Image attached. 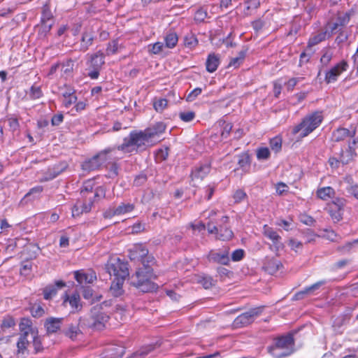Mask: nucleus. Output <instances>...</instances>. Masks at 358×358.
<instances>
[{
	"instance_id": "38",
	"label": "nucleus",
	"mask_w": 358,
	"mask_h": 358,
	"mask_svg": "<svg viewBox=\"0 0 358 358\" xmlns=\"http://www.w3.org/2000/svg\"><path fill=\"white\" fill-rule=\"evenodd\" d=\"M245 57V51L242 50L238 52V55L235 57L231 58L229 66H232L234 68H237L240 66V64L243 61Z\"/></svg>"
},
{
	"instance_id": "49",
	"label": "nucleus",
	"mask_w": 358,
	"mask_h": 358,
	"mask_svg": "<svg viewBox=\"0 0 358 358\" xmlns=\"http://www.w3.org/2000/svg\"><path fill=\"white\" fill-rule=\"evenodd\" d=\"M15 324L14 319L10 316H6L4 317L3 322L1 323V334L4 331V328H10L14 327Z\"/></svg>"
},
{
	"instance_id": "14",
	"label": "nucleus",
	"mask_w": 358,
	"mask_h": 358,
	"mask_svg": "<svg viewBox=\"0 0 358 358\" xmlns=\"http://www.w3.org/2000/svg\"><path fill=\"white\" fill-rule=\"evenodd\" d=\"M19 327L20 335L29 336L32 338H34L33 336H37L38 329L30 319H22Z\"/></svg>"
},
{
	"instance_id": "31",
	"label": "nucleus",
	"mask_w": 358,
	"mask_h": 358,
	"mask_svg": "<svg viewBox=\"0 0 358 358\" xmlns=\"http://www.w3.org/2000/svg\"><path fill=\"white\" fill-rule=\"evenodd\" d=\"M234 234L232 231L227 227L219 226V232L216 238L221 241H229L232 238Z\"/></svg>"
},
{
	"instance_id": "57",
	"label": "nucleus",
	"mask_w": 358,
	"mask_h": 358,
	"mask_svg": "<svg viewBox=\"0 0 358 358\" xmlns=\"http://www.w3.org/2000/svg\"><path fill=\"white\" fill-rule=\"evenodd\" d=\"M118 50V43L117 41H113L111 43H109L107 49L106 54L108 55L115 54Z\"/></svg>"
},
{
	"instance_id": "35",
	"label": "nucleus",
	"mask_w": 358,
	"mask_h": 358,
	"mask_svg": "<svg viewBox=\"0 0 358 358\" xmlns=\"http://www.w3.org/2000/svg\"><path fill=\"white\" fill-rule=\"evenodd\" d=\"M156 347V344L143 346L134 354L133 358H143L147 355H148V353L152 352Z\"/></svg>"
},
{
	"instance_id": "5",
	"label": "nucleus",
	"mask_w": 358,
	"mask_h": 358,
	"mask_svg": "<svg viewBox=\"0 0 358 358\" xmlns=\"http://www.w3.org/2000/svg\"><path fill=\"white\" fill-rule=\"evenodd\" d=\"M106 270L114 278L126 279L129 276L127 263L117 257H111L106 264Z\"/></svg>"
},
{
	"instance_id": "54",
	"label": "nucleus",
	"mask_w": 358,
	"mask_h": 358,
	"mask_svg": "<svg viewBox=\"0 0 358 358\" xmlns=\"http://www.w3.org/2000/svg\"><path fill=\"white\" fill-rule=\"evenodd\" d=\"M300 221L308 225V226H313L314 225L315 220L311 216L307 215V214H301L299 217Z\"/></svg>"
},
{
	"instance_id": "48",
	"label": "nucleus",
	"mask_w": 358,
	"mask_h": 358,
	"mask_svg": "<svg viewBox=\"0 0 358 358\" xmlns=\"http://www.w3.org/2000/svg\"><path fill=\"white\" fill-rule=\"evenodd\" d=\"M168 101L165 99H159L154 102V108L157 112H162L167 106Z\"/></svg>"
},
{
	"instance_id": "41",
	"label": "nucleus",
	"mask_w": 358,
	"mask_h": 358,
	"mask_svg": "<svg viewBox=\"0 0 358 358\" xmlns=\"http://www.w3.org/2000/svg\"><path fill=\"white\" fill-rule=\"evenodd\" d=\"M260 2L259 0H249L245 3L244 13L245 15H250L252 11L259 7Z\"/></svg>"
},
{
	"instance_id": "61",
	"label": "nucleus",
	"mask_w": 358,
	"mask_h": 358,
	"mask_svg": "<svg viewBox=\"0 0 358 358\" xmlns=\"http://www.w3.org/2000/svg\"><path fill=\"white\" fill-rule=\"evenodd\" d=\"M42 92L40 87L32 86L30 91V96L33 99H38L41 96Z\"/></svg>"
},
{
	"instance_id": "56",
	"label": "nucleus",
	"mask_w": 358,
	"mask_h": 358,
	"mask_svg": "<svg viewBox=\"0 0 358 358\" xmlns=\"http://www.w3.org/2000/svg\"><path fill=\"white\" fill-rule=\"evenodd\" d=\"M202 92L201 88L197 87L193 90L186 98L187 101H193Z\"/></svg>"
},
{
	"instance_id": "62",
	"label": "nucleus",
	"mask_w": 358,
	"mask_h": 358,
	"mask_svg": "<svg viewBox=\"0 0 358 358\" xmlns=\"http://www.w3.org/2000/svg\"><path fill=\"white\" fill-rule=\"evenodd\" d=\"M339 27H341L340 24L336 21L335 22H329L327 25V34H329V36L332 34Z\"/></svg>"
},
{
	"instance_id": "25",
	"label": "nucleus",
	"mask_w": 358,
	"mask_h": 358,
	"mask_svg": "<svg viewBox=\"0 0 358 358\" xmlns=\"http://www.w3.org/2000/svg\"><path fill=\"white\" fill-rule=\"evenodd\" d=\"M62 322V318L50 317L46 320L45 326L48 333H55L60 329Z\"/></svg>"
},
{
	"instance_id": "47",
	"label": "nucleus",
	"mask_w": 358,
	"mask_h": 358,
	"mask_svg": "<svg viewBox=\"0 0 358 358\" xmlns=\"http://www.w3.org/2000/svg\"><path fill=\"white\" fill-rule=\"evenodd\" d=\"M333 57V52L329 50L324 51L323 55L321 57L320 62L323 66H327L331 62Z\"/></svg>"
},
{
	"instance_id": "2",
	"label": "nucleus",
	"mask_w": 358,
	"mask_h": 358,
	"mask_svg": "<svg viewBox=\"0 0 358 358\" xmlns=\"http://www.w3.org/2000/svg\"><path fill=\"white\" fill-rule=\"evenodd\" d=\"M152 270L144 265L139 268L131 276V284L143 292H152L157 289V285L151 281Z\"/></svg>"
},
{
	"instance_id": "26",
	"label": "nucleus",
	"mask_w": 358,
	"mask_h": 358,
	"mask_svg": "<svg viewBox=\"0 0 358 358\" xmlns=\"http://www.w3.org/2000/svg\"><path fill=\"white\" fill-rule=\"evenodd\" d=\"M324 284V281H319L310 287L305 288L303 290L296 293L294 296V299L296 300H299L303 299L305 294H310L313 293L315 290L318 289L322 285Z\"/></svg>"
},
{
	"instance_id": "8",
	"label": "nucleus",
	"mask_w": 358,
	"mask_h": 358,
	"mask_svg": "<svg viewBox=\"0 0 358 358\" xmlns=\"http://www.w3.org/2000/svg\"><path fill=\"white\" fill-rule=\"evenodd\" d=\"M104 64V55L101 51L90 55L89 62V73L88 75L92 79H96L99 75V71Z\"/></svg>"
},
{
	"instance_id": "46",
	"label": "nucleus",
	"mask_w": 358,
	"mask_h": 358,
	"mask_svg": "<svg viewBox=\"0 0 358 358\" xmlns=\"http://www.w3.org/2000/svg\"><path fill=\"white\" fill-rule=\"evenodd\" d=\"M184 43L186 47L192 48L197 45L198 41L193 34H188L185 37Z\"/></svg>"
},
{
	"instance_id": "64",
	"label": "nucleus",
	"mask_w": 358,
	"mask_h": 358,
	"mask_svg": "<svg viewBox=\"0 0 358 358\" xmlns=\"http://www.w3.org/2000/svg\"><path fill=\"white\" fill-rule=\"evenodd\" d=\"M207 17V13L206 11L200 9L196 11L194 15L195 20L198 22H203L206 17Z\"/></svg>"
},
{
	"instance_id": "40",
	"label": "nucleus",
	"mask_w": 358,
	"mask_h": 358,
	"mask_svg": "<svg viewBox=\"0 0 358 358\" xmlns=\"http://www.w3.org/2000/svg\"><path fill=\"white\" fill-rule=\"evenodd\" d=\"M21 338H26L25 340L26 341H28L29 343H32V344H34V352H38L41 350V341H40V338L38 337V334H37V336H33L34 338H31L29 337V336H24V335H20Z\"/></svg>"
},
{
	"instance_id": "13",
	"label": "nucleus",
	"mask_w": 358,
	"mask_h": 358,
	"mask_svg": "<svg viewBox=\"0 0 358 358\" xmlns=\"http://www.w3.org/2000/svg\"><path fill=\"white\" fill-rule=\"evenodd\" d=\"M263 234L269 238L275 248V251H279L284 248V244L281 241V237L273 228L265 224L263 227Z\"/></svg>"
},
{
	"instance_id": "43",
	"label": "nucleus",
	"mask_w": 358,
	"mask_h": 358,
	"mask_svg": "<svg viewBox=\"0 0 358 358\" xmlns=\"http://www.w3.org/2000/svg\"><path fill=\"white\" fill-rule=\"evenodd\" d=\"M270 147L271 150L275 152H278L282 148V139L279 136H275L271 139Z\"/></svg>"
},
{
	"instance_id": "44",
	"label": "nucleus",
	"mask_w": 358,
	"mask_h": 358,
	"mask_svg": "<svg viewBox=\"0 0 358 358\" xmlns=\"http://www.w3.org/2000/svg\"><path fill=\"white\" fill-rule=\"evenodd\" d=\"M164 45L162 42H157L152 45H148V51L152 54H159L161 53L164 48Z\"/></svg>"
},
{
	"instance_id": "55",
	"label": "nucleus",
	"mask_w": 358,
	"mask_h": 358,
	"mask_svg": "<svg viewBox=\"0 0 358 358\" xmlns=\"http://www.w3.org/2000/svg\"><path fill=\"white\" fill-rule=\"evenodd\" d=\"M222 131L221 133V136L222 138H226L228 137L230 131H231L232 125L231 123H227V122H224L222 123Z\"/></svg>"
},
{
	"instance_id": "24",
	"label": "nucleus",
	"mask_w": 358,
	"mask_h": 358,
	"mask_svg": "<svg viewBox=\"0 0 358 358\" xmlns=\"http://www.w3.org/2000/svg\"><path fill=\"white\" fill-rule=\"evenodd\" d=\"M68 304L71 306L72 312L80 310L81 308L80 296L74 294L71 296H66L63 301V305L67 306Z\"/></svg>"
},
{
	"instance_id": "10",
	"label": "nucleus",
	"mask_w": 358,
	"mask_h": 358,
	"mask_svg": "<svg viewBox=\"0 0 358 358\" xmlns=\"http://www.w3.org/2000/svg\"><path fill=\"white\" fill-rule=\"evenodd\" d=\"M261 312V308H256L240 315L234 320V326L236 327H241L250 324L254 321L255 317L259 315Z\"/></svg>"
},
{
	"instance_id": "21",
	"label": "nucleus",
	"mask_w": 358,
	"mask_h": 358,
	"mask_svg": "<svg viewBox=\"0 0 358 358\" xmlns=\"http://www.w3.org/2000/svg\"><path fill=\"white\" fill-rule=\"evenodd\" d=\"M281 266L280 262L274 258H266L264 264V270L270 274L277 272Z\"/></svg>"
},
{
	"instance_id": "33",
	"label": "nucleus",
	"mask_w": 358,
	"mask_h": 358,
	"mask_svg": "<svg viewBox=\"0 0 358 358\" xmlns=\"http://www.w3.org/2000/svg\"><path fill=\"white\" fill-rule=\"evenodd\" d=\"M334 194L335 192L331 187H322L317 191V196L322 200H327L328 199L332 197Z\"/></svg>"
},
{
	"instance_id": "28",
	"label": "nucleus",
	"mask_w": 358,
	"mask_h": 358,
	"mask_svg": "<svg viewBox=\"0 0 358 358\" xmlns=\"http://www.w3.org/2000/svg\"><path fill=\"white\" fill-rule=\"evenodd\" d=\"M220 64V58L215 54H210L206 60V70L213 73L215 71Z\"/></svg>"
},
{
	"instance_id": "12",
	"label": "nucleus",
	"mask_w": 358,
	"mask_h": 358,
	"mask_svg": "<svg viewBox=\"0 0 358 358\" xmlns=\"http://www.w3.org/2000/svg\"><path fill=\"white\" fill-rule=\"evenodd\" d=\"M348 64L345 61H341L333 68L327 71L325 74V81L327 83H334L337 80L338 76L347 70Z\"/></svg>"
},
{
	"instance_id": "9",
	"label": "nucleus",
	"mask_w": 358,
	"mask_h": 358,
	"mask_svg": "<svg viewBox=\"0 0 358 358\" xmlns=\"http://www.w3.org/2000/svg\"><path fill=\"white\" fill-rule=\"evenodd\" d=\"M345 200L341 198H336L328 205V212L334 222L341 221L343 219Z\"/></svg>"
},
{
	"instance_id": "63",
	"label": "nucleus",
	"mask_w": 358,
	"mask_h": 358,
	"mask_svg": "<svg viewBox=\"0 0 358 358\" xmlns=\"http://www.w3.org/2000/svg\"><path fill=\"white\" fill-rule=\"evenodd\" d=\"M289 245L292 248V250L297 252L299 249L302 248V243L300 241H298L294 239H290L288 243Z\"/></svg>"
},
{
	"instance_id": "37",
	"label": "nucleus",
	"mask_w": 358,
	"mask_h": 358,
	"mask_svg": "<svg viewBox=\"0 0 358 358\" xmlns=\"http://www.w3.org/2000/svg\"><path fill=\"white\" fill-rule=\"evenodd\" d=\"M73 62L72 60H68L65 63L60 64V69L62 76H69L73 69Z\"/></svg>"
},
{
	"instance_id": "4",
	"label": "nucleus",
	"mask_w": 358,
	"mask_h": 358,
	"mask_svg": "<svg viewBox=\"0 0 358 358\" xmlns=\"http://www.w3.org/2000/svg\"><path fill=\"white\" fill-rule=\"evenodd\" d=\"M294 339L291 334L275 340L274 344L268 347V352L276 358L289 355L293 352Z\"/></svg>"
},
{
	"instance_id": "7",
	"label": "nucleus",
	"mask_w": 358,
	"mask_h": 358,
	"mask_svg": "<svg viewBox=\"0 0 358 358\" xmlns=\"http://www.w3.org/2000/svg\"><path fill=\"white\" fill-rule=\"evenodd\" d=\"M110 149L105 150L89 160L85 161L82 164V168L86 171H92L99 169L101 166L107 161V153L110 152Z\"/></svg>"
},
{
	"instance_id": "53",
	"label": "nucleus",
	"mask_w": 358,
	"mask_h": 358,
	"mask_svg": "<svg viewBox=\"0 0 358 358\" xmlns=\"http://www.w3.org/2000/svg\"><path fill=\"white\" fill-rule=\"evenodd\" d=\"M179 116L182 120L187 122L192 121L194 118L195 113L192 111H185L181 112L179 114Z\"/></svg>"
},
{
	"instance_id": "1",
	"label": "nucleus",
	"mask_w": 358,
	"mask_h": 358,
	"mask_svg": "<svg viewBox=\"0 0 358 358\" xmlns=\"http://www.w3.org/2000/svg\"><path fill=\"white\" fill-rule=\"evenodd\" d=\"M165 130L166 125L160 122L143 131H132L127 138L124 139L123 143L118 147V150L124 152H132L138 149L145 150L159 142L160 136Z\"/></svg>"
},
{
	"instance_id": "36",
	"label": "nucleus",
	"mask_w": 358,
	"mask_h": 358,
	"mask_svg": "<svg viewBox=\"0 0 358 358\" xmlns=\"http://www.w3.org/2000/svg\"><path fill=\"white\" fill-rule=\"evenodd\" d=\"M196 281L205 289H209L215 285V281L210 276H199Z\"/></svg>"
},
{
	"instance_id": "45",
	"label": "nucleus",
	"mask_w": 358,
	"mask_h": 358,
	"mask_svg": "<svg viewBox=\"0 0 358 358\" xmlns=\"http://www.w3.org/2000/svg\"><path fill=\"white\" fill-rule=\"evenodd\" d=\"M354 156V152L352 150L351 146H349V150L345 153H342L341 155V162L343 164H348L350 160L352 159Z\"/></svg>"
},
{
	"instance_id": "11",
	"label": "nucleus",
	"mask_w": 358,
	"mask_h": 358,
	"mask_svg": "<svg viewBox=\"0 0 358 358\" xmlns=\"http://www.w3.org/2000/svg\"><path fill=\"white\" fill-rule=\"evenodd\" d=\"M229 249L224 248L222 251L210 250L207 256L209 262L227 265L229 262Z\"/></svg>"
},
{
	"instance_id": "52",
	"label": "nucleus",
	"mask_w": 358,
	"mask_h": 358,
	"mask_svg": "<svg viewBox=\"0 0 358 358\" xmlns=\"http://www.w3.org/2000/svg\"><path fill=\"white\" fill-rule=\"evenodd\" d=\"M320 236L331 241H336L337 237V235L334 231L327 229L323 230Z\"/></svg>"
},
{
	"instance_id": "32",
	"label": "nucleus",
	"mask_w": 358,
	"mask_h": 358,
	"mask_svg": "<svg viewBox=\"0 0 358 358\" xmlns=\"http://www.w3.org/2000/svg\"><path fill=\"white\" fill-rule=\"evenodd\" d=\"M94 40V34L92 31H85L82 36L81 49L86 51L88 47L92 45Z\"/></svg>"
},
{
	"instance_id": "16",
	"label": "nucleus",
	"mask_w": 358,
	"mask_h": 358,
	"mask_svg": "<svg viewBox=\"0 0 358 358\" xmlns=\"http://www.w3.org/2000/svg\"><path fill=\"white\" fill-rule=\"evenodd\" d=\"M64 334L72 341L80 339L83 336V332L78 323L70 324L64 330Z\"/></svg>"
},
{
	"instance_id": "15",
	"label": "nucleus",
	"mask_w": 358,
	"mask_h": 358,
	"mask_svg": "<svg viewBox=\"0 0 358 358\" xmlns=\"http://www.w3.org/2000/svg\"><path fill=\"white\" fill-rule=\"evenodd\" d=\"M148 250L142 245H135L129 250V258L131 260H141L145 265L144 258L148 255Z\"/></svg>"
},
{
	"instance_id": "30",
	"label": "nucleus",
	"mask_w": 358,
	"mask_h": 358,
	"mask_svg": "<svg viewBox=\"0 0 358 358\" xmlns=\"http://www.w3.org/2000/svg\"><path fill=\"white\" fill-rule=\"evenodd\" d=\"M92 205V201L83 204L76 203L72 210L73 216H78L80 213L90 212L91 210Z\"/></svg>"
},
{
	"instance_id": "34",
	"label": "nucleus",
	"mask_w": 358,
	"mask_h": 358,
	"mask_svg": "<svg viewBox=\"0 0 358 358\" xmlns=\"http://www.w3.org/2000/svg\"><path fill=\"white\" fill-rule=\"evenodd\" d=\"M329 36V34H327V31H321L319 34L312 36L310 38L308 41V46H314L322 41L325 40V38Z\"/></svg>"
},
{
	"instance_id": "17",
	"label": "nucleus",
	"mask_w": 358,
	"mask_h": 358,
	"mask_svg": "<svg viewBox=\"0 0 358 358\" xmlns=\"http://www.w3.org/2000/svg\"><path fill=\"white\" fill-rule=\"evenodd\" d=\"M74 276L80 285L92 283L96 279L95 273L92 271L86 273L83 271H77L74 272Z\"/></svg>"
},
{
	"instance_id": "42",
	"label": "nucleus",
	"mask_w": 358,
	"mask_h": 358,
	"mask_svg": "<svg viewBox=\"0 0 358 358\" xmlns=\"http://www.w3.org/2000/svg\"><path fill=\"white\" fill-rule=\"evenodd\" d=\"M63 96H64L63 103L66 107H69L73 103H74L77 100V97L76 96L74 93L71 92L64 93Z\"/></svg>"
},
{
	"instance_id": "51",
	"label": "nucleus",
	"mask_w": 358,
	"mask_h": 358,
	"mask_svg": "<svg viewBox=\"0 0 358 358\" xmlns=\"http://www.w3.org/2000/svg\"><path fill=\"white\" fill-rule=\"evenodd\" d=\"M350 20V13H345L343 14H339L337 17L336 21L340 24L341 26H345L349 22Z\"/></svg>"
},
{
	"instance_id": "20",
	"label": "nucleus",
	"mask_w": 358,
	"mask_h": 358,
	"mask_svg": "<svg viewBox=\"0 0 358 358\" xmlns=\"http://www.w3.org/2000/svg\"><path fill=\"white\" fill-rule=\"evenodd\" d=\"M134 205L130 203H122L114 209H110L105 213V217H111L113 215H123L132 211Z\"/></svg>"
},
{
	"instance_id": "3",
	"label": "nucleus",
	"mask_w": 358,
	"mask_h": 358,
	"mask_svg": "<svg viewBox=\"0 0 358 358\" xmlns=\"http://www.w3.org/2000/svg\"><path fill=\"white\" fill-rule=\"evenodd\" d=\"M322 121L321 113L315 112L306 116L302 122L294 127L293 134L299 133V136L303 138L313 131Z\"/></svg>"
},
{
	"instance_id": "29",
	"label": "nucleus",
	"mask_w": 358,
	"mask_h": 358,
	"mask_svg": "<svg viewBox=\"0 0 358 358\" xmlns=\"http://www.w3.org/2000/svg\"><path fill=\"white\" fill-rule=\"evenodd\" d=\"M125 279L113 278L110 291L114 296H120L122 292V285Z\"/></svg>"
},
{
	"instance_id": "60",
	"label": "nucleus",
	"mask_w": 358,
	"mask_h": 358,
	"mask_svg": "<svg viewBox=\"0 0 358 358\" xmlns=\"http://www.w3.org/2000/svg\"><path fill=\"white\" fill-rule=\"evenodd\" d=\"M288 186L283 182H278L275 185V190L278 194L282 195L288 191Z\"/></svg>"
},
{
	"instance_id": "6",
	"label": "nucleus",
	"mask_w": 358,
	"mask_h": 358,
	"mask_svg": "<svg viewBox=\"0 0 358 358\" xmlns=\"http://www.w3.org/2000/svg\"><path fill=\"white\" fill-rule=\"evenodd\" d=\"M108 319V315L102 310V305L96 306L91 310L87 324L91 328L101 330L106 327Z\"/></svg>"
},
{
	"instance_id": "22",
	"label": "nucleus",
	"mask_w": 358,
	"mask_h": 358,
	"mask_svg": "<svg viewBox=\"0 0 358 358\" xmlns=\"http://www.w3.org/2000/svg\"><path fill=\"white\" fill-rule=\"evenodd\" d=\"M26 338L20 337L17 343V354L25 355L28 354L32 349L34 350V344L25 340Z\"/></svg>"
},
{
	"instance_id": "39",
	"label": "nucleus",
	"mask_w": 358,
	"mask_h": 358,
	"mask_svg": "<svg viewBox=\"0 0 358 358\" xmlns=\"http://www.w3.org/2000/svg\"><path fill=\"white\" fill-rule=\"evenodd\" d=\"M178 43V36L175 33L168 34L165 37V45L168 48H173Z\"/></svg>"
},
{
	"instance_id": "59",
	"label": "nucleus",
	"mask_w": 358,
	"mask_h": 358,
	"mask_svg": "<svg viewBox=\"0 0 358 358\" xmlns=\"http://www.w3.org/2000/svg\"><path fill=\"white\" fill-rule=\"evenodd\" d=\"M44 313V309L39 305H34L31 308V314L34 317H41Z\"/></svg>"
},
{
	"instance_id": "23",
	"label": "nucleus",
	"mask_w": 358,
	"mask_h": 358,
	"mask_svg": "<svg viewBox=\"0 0 358 358\" xmlns=\"http://www.w3.org/2000/svg\"><path fill=\"white\" fill-rule=\"evenodd\" d=\"M355 134V131L352 132L350 131L348 129L345 128H339L332 134V140L335 142H339L343 141L345 138L348 136H354Z\"/></svg>"
},
{
	"instance_id": "50",
	"label": "nucleus",
	"mask_w": 358,
	"mask_h": 358,
	"mask_svg": "<svg viewBox=\"0 0 358 358\" xmlns=\"http://www.w3.org/2000/svg\"><path fill=\"white\" fill-rule=\"evenodd\" d=\"M270 157V151L267 148H260L257 150L258 159H267Z\"/></svg>"
},
{
	"instance_id": "27",
	"label": "nucleus",
	"mask_w": 358,
	"mask_h": 358,
	"mask_svg": "<svg viewBox=\"0 0 358 358\" xmlns=\"http://www.w3.org/2000/svg\"><path fill=\"white\" fill-rule=\"evenodd\" d=\"M65 285L62 281H57L56 285H49L43 290L44 298L47 300L52 299L57 292V287H63Z\"/></svg>"
},
{
	"instance_id": "18",
	"label": "nucleus",
	"mask_w": 358,
	"mask_h": 358,
	"mask_svg": "<svg viewBox=\"0 0 358 358\" xmlns=\"http://www.w3.org/2000/svg\"><path fill=\"white\" fill-rule=\"evenodd\" d=\"M210 167L208 164H204L196 168L192 173V180L194 185L201 182L210 172Z\"/></svg>"
},
{
	"instance_id": "19",
	"label": "nucleus",
	"mask_w": 358,
	"mask_h": 358,
	"mask_svg": "<svg viewBox=\"0 0 358 358\" xmlns=\"http://www.w3.org/2000/svg\"><path fill=\"white\" fill-rule=\"evenodd\" d=\"M41 23L45 31H50L53 24L52 12L46 5L43 8Z\"/></svg>"
},
{
	"instance_id": "58",
	"label": "nucleus",
	"mask_w": 358,
	"mask_h": 358,
	"mask_svg": "<svg viewBox=\"0 0 358 358\" xmlns=\"http://www.w3.org/2000/svg\"><path fill=\"white\" fill-rule=\"evenodd\" d=\"M244 256V250L242 249H238L234 250L231 254V259L234 262H238L243 259Z\"/></svg>"
}]
</instances>
